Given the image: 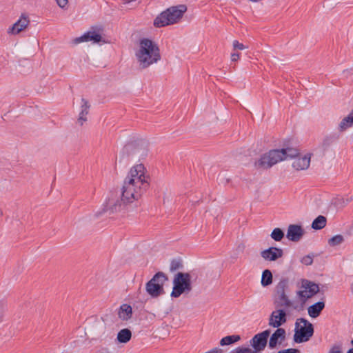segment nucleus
I'll return each mask as SVG.
<instances>
[{
	"label": "nucleus",
	"mask_w": 353,
	"mask_h": 353,
	"mask_svg": "<svg viewBox=\"0 0 353 353\" xmlns=\"http://www.w3.org/2000/svg\"><path fill=\"white\" fill-rule=\"evenodd\" d=\"M343 241V236L341 234H337L329 239L328 244L330 246L334 247L341 245Z\"/></svg>",
	"instance_id": "nucleus-29"
},
{
	"label": "nucleus",
	"mask_w": 353,
	"mask_h": 353,
	"mask_svg": "<svg viewBox=\"0 0 353 353\" xmlns=\"http://www.w3.org/2000/svg\"><path fill=\"white\" fill-rule=\"evenodd\" d=\"M297 155V150L292 148L272 150L263 154L255 162V166L258 169L266 170L282 161L294 158Z\"/></svg>",
	"instance_id": "nucleus-3"
},
{
	"label": "nucleus",
	"mask_w": 353,
	"mask_h": 353,
	"mask_svg": "<svg viewBox=\"0 0 353 353\" xmlns=\"http://www.w3.org/2000/svg\"><path fill=\"white\" fill-rule=\"evenodd\" d=\"M301 261L302 263H303L306 265H310L313 262V257L310 255H307V256H303L301 259Z\"/></svg>",
	"instance_id": "nucleus-34"
},
{
	"label": "nucleus",
	"mask_w": 353,
	"mask_h": 353,
	"mask_svg": "<svg viewBox=\"0 0 353 353\" xmlns=\"http://www.w3.org/2000/svg\"><path fill=\"white\" fill-rule=\"evenodd\" d=\"M3 214V211L0 209V217H1Z\"/></svg>",
	"instance_id": "nucleus-43"
},
{
	"label": "nucleus",
	"mask_w": 353,
	"mask_h": 353,
	"mask_svg": "<svg viewBox=\"0 0 353 353\" xmlns=\"http://www.w3.org/2000/svg\"><path fill=\"white\" fill-rule=\"evenodd\" d=\"M149 179L142 163L132 167L123 181L121 188L123 202L131 203L141 199L149 188Z\"/></svg>",
	"instance_id": "nucleus-1"
},
{
	"label": "nucleus",
	"mask_w": 353,
	"mask_h": 353,
	"mask_svg": "<svg viewBox=\"0 0 353 353\" xmlns=\"http://www.w3.org/2000/svg\"><path fill=\"white\" fill-rule=\"evenodd\" d=\"M286 332L283 328H277L270 336L268 345L270 349H274L277 345H281L285 339Z\"/></svg>",
	"instance_id": "nucleus-17"
},
{
	"label": "nucleus",
	"mask_w": 353,
	"mask_h": 353,
	"mask_svg": "<svg viewBox=\"0 0 353 353\" xmlns=\"http://www.w3.org/2000/svg\"><path fill=\"white\" fill-rule=\"evenodd\" d=\"M286 311L285 309L277 308L273 311L268 321V325L275 328H280L279 327L287 321Z\"/></svg>",
	"instance_id": "nucleus-12"
},
{
	"label": "nucleus",
	"mask_w": 353,
	"mask_h": 353,
	"mask_svg": "<svg viewBox=\"0 0 353 353\" xmlns=\"http://www.w3.org/2000/svg\"><path fill=\"white\" fill-rule=\"evenodd\" d=\"M288 283L287 279H283L276 285L274 294V306L276 308L285 310L291 308L295 310H300L299 306L291 301L287 295L286 292L289 286Z\"/></svg>",
	"instance_id": "nucleus-6"
},
{
	"label": "nucleus",
	"mask_w": 353,
	"mask_h": 353,
	"mask_svg": "<svg viewBox=\"0 0 353 353\" xmlns=\"http://www.w3.org/2000/svg\"><path fill=\"white\" fill-rule=\"evenodd\" d=\"M90 105L88 101L83 98L81 99V111L78 118V123L82 125L87 121L86 115L88 114Z\"/></svg>",
	"instance_id": "nucleus-20"
},
{
	"label": "nucleus",
	"mask_w": 353,
	"mask_h": 353,
	"mask_svg": "<svg viewBox=\"0 0 353 353\" xmlns=\"http://www.w3.org/2000/svg\"><path fill=\"white\" fill-rule=\"evenodd\" d=\"M326 218L322 215H319L313 221L312 228L314 230L323 229L326 225Z\"/></svg>",
	"instance_id": "nucleus-25"
},
{
	"label": "nucleus",
	"mask_w": 353,
	"mask_h": 353,
	"mask_svg": "<svg viewBox=\"0 0 353 353\" xmlns=\"http://www.w3.org/2000/svg\"><path fill=\"white\" fill-rule=\"evenodd\" d=\"M132 308L130 305L123 304L119 310V317L123 321H127L132 317Z\"/></svg>",
	"instance_id": "nucleus-22"
},
{
	"label": "nucleus",
	"mask_w": 353,
	"mask_h": 353,
	"mask_svg": "<svg viewBox=\"0 0 353 353\" xmlns=\"http://www.w3.org/2000/svg\"><path fill=\"white\" fill-rule=\"evenodd\" d=\"M329 353H342L340 345H334Z\"/></svg>",
	"instance_id": "nucleus-38"
},
{
	"label": "nucleus",
	"mask_w": 353,
	"mask_h": 353,
	"mask_svg": "<svg viewBox=\"0 0 353 353\" xmlns=\"http://www.w3.org/2000/svg\"><path fill=\"white\" fill-rule=\"evenodd\" d=\"M324 307H325L324 302H322V301L317 302V303L310 305L308 307V309H307L308 314L312 318H316L319 316V314H321V312L323 310Z\"/></svg>",
	"instance_id": "nucleus-21"
},
{
	"label": "nucleus",
	"mask_w": 353,
	"mask_h": 353,
	"mask_svg": "<svg viewBox=\"0 0 353 353\" xmlns=\"http://www.w3.org/2000/svg\"><path fill=\"white\" fill-rule=\"evenodd\" d=\"M101 35L95 30H90L81 37H77L72 40V43L77 45L82 42L93 41L99 43L101 41Z\"/></svg>",
	"instance_id": "nucleus-16"
},
{
	"label": "nucleus",
	"mask_w": 353,
	"mask_h": 353,
	"mask_svg": "<svg viewBox=\"0 0 353 353\" xmlns=\"http://www.w3.org/2000/svg\"><path fill=\"white\" fill-rule=\"evenodd\" d=\"M191 275L188 272H178L173 279L171 296L178 298L183 294L189 293L192 289Z\"/></svg>",
	"instance_id": "nucleus-8"
},
{
	"label": "nucleus",
	"mask_w": 353,
	"mask_h": 353,
	"mask_svg": "<svg viewBox=\"0 0 353 353\" xmlns=\"http://www.w3.org/2000/svg\"><path fill=\"white\" fill-rule=\"evenodd\" d=\"M182 263L179 260H172L170 264V272H174L177 270L182 268Z\"/></svg>",
	"instance_id": "nucleus-31"
},
{
	"label": "nucleus",
	"mask_w": 353,
	"mask_h": 353,
	"mask_svg": "<svg viewBox=\"0 0 353 353\" xmlns=\"http://www.w3.org/2000/svg\"><path fill=\"white\" fill-rule=\"evenodd\" d=\"M278 353H301L300 351L297 349H286L283 350L279 351Z\"/></svg>",
	"instance_id": "nucleus-36"
},
{
	"label": "nucleus",
	"mask_w": 353,
	"mask_h": 353,
	"mask_svg": "<svg viewBox=\"0 0 353 353\" xmlns=\"http://www.w3.org/2000/svg\"><path fill=\"white\" fill-rule=\"evenodd\" d=\"M150 143L146 139H138L127 143L121 150L123 157L132 161H141L148 157Z\"/></svg>",
	"instance_id": "nucleus-4"
},
{
	"label": "nucleus",
	"mask_w": 353,
	"mask_h": 353,
	"mask_svg": "<svg viewBox=\"0 0 353 353\" xmlns=\"http://www.w3.org/2000/svg\"><path fill=\"white\" fill-rule=\"evenodd\" d=\"M186 11L187 6L184 4L171 6L156 17L154 25L160 28L176 23L182 19Z\"/></svg>",
	"instance_id": "nucleus-5"
},
{
	"label": "nucleus",
	"mask_w": 353,
	"mask_h": 353,
	"mask_svg": "<svg viewBox=\"0 0 353 353\" xmlns=\"http://www.w3.org/2000/svg\"><path fill=\"white\" fill-rule=\"evenodd\" d=\"M239 59V53L234 52V53L231 54V61H234V62L237 61Z\"/></svg>",
	"instance_id": "nucleus-40"
},
{
	"label": "nucleus",
	"mask_w": 353,
	"mask_h": 353,
	"mask_svg": "<svg viewBox=\"0 0 353 353\" xmlns=\"http://www.w3.org/2000/svg\"><path fill=\"white\" fill-rule=\"evenodd\" d=\"M125 203L122 200V194H118L116 192H110L103 208L94 213V219H98L103 214L108 213L109 215L119 212Z\"/></svg>",
	"instance_id": "nucleus-7"
},
{
	"label": "nucleus",
	"mask_w": 353,
	"mask_h": 353,
	"mask_svg": "<svg viewBox=\"0 0 353 353\" xmlns=\"http://www.w3.org/2000/svg\"><path fill=\"white\" fill-rule=\"evenodd\" d=\"M219 350L218 348H214V349H212L210 352V353H218Z\"/></svg>",
	"instance_id": "nucleus-41"
},
{
	"label": "nucleus",
	"mask_w": 353,
	"mask_h": 353,
	"mask_svg": "<svg viewBox=\"0 0 353 353\" xmlns=\"http://www.w3.org/2000/svg\"><path fill=\"white\" fill-rule=\"evenodd\" d=\"M304 234V230L301 225L291 224L288 226L286 237L291 241H299Z\"/></svg>",
	"instance_id": "nucleus-15"
},
{
	"label": "nucleus",
	"mask_w": 353,
	"mask_h": 353,
	"mask_svg": "<svg viewBox=\"0 0 353 353\" xmlns=\"http://www.w3.org/2000/svg\"><path fill=\"white\" fill-rule=\"evenodd\" d=\"M294 340L296 343L308 341L314 334V327L311 323L303 318L298 319L296 323Z\"/></svg>",
	"instance_id": "nucleus-9"
},
{
	"label": "nucleus",
	"mask_w": 353,
	"mask_h": 353,
	"mask_svg": "<svg viewBox=\"0 0 353 353\" xmlns=\"http://www.w3.org/2000/svg\"><path fill=\"white\" fill-rule=\"evenodd\" d=\"M270 236L272 239L276 241H280L284 236V232L283 230L279 228H275L272 230Z\"/></svg>",
	"instance_id": "nucleus-30"
},
{
	"label": "nucleus",
	"mask_w": 353,
	"mask_h": 353,
	"mask_svg": "<svg viewBox=\"0 0 353 353\" xmlns=\"http://www.w3.org/2000/svg\"><path fill=\"white\" fill-rule=\"evenodd\" d=\"M261 283L263 287L268 286L272 283V274L270 270H265L263 272Z\"/></svg>",
	"instance_id": "nucleus-26"
},
{
	"label": "nucleus",
	"mask_w": 353,
	"mask_h": 353,
	"mask_svg": "<svg viewBox=\"0 0 353 353\" xmlns=\"http://www.w3.org/2000/svg\"><path fill=\"white\" fill-rule=\"evenodd\" d=\"M4 309H5V304L2 301H0V323L3 320Z\"/></svg>",
	"instance_id": "nucleus-37"
},
{
	"label": "nucleus",
	"mask_w": 353,
	"mask_h": 353,
	"mask_svg": "<svg viewBox=\"0 0 353 353\" xmlns=\"http://www.w3.org/2000/svg\"><path fill=\"white\" fill-rule=\"evenodd\" d=\"M283 255V250L281 248L270 247L261 252V257L268 261H274L281 258Z\"/></svg>",
	"instance_id": "nucleus-14"
},
{
	"label": "nucleus",
	"mask_w": 353,
	"mask_h": 353,
	"mask_svg": "<svg viewBox=\"0 0 353 353\" xmlns=\"http://www.w3.org/2000/svg\"><path fill=\"white\" fill-rule=\"evenodd\" d=\"M96 353H113L108 347H102Z\"/></svg>",
	"instance_id": "nucleus-39"
},
{
	"label": "nucleus",
	"mask_w": 353,
	"mask_h": 353,
	"mask_svg": "<svg viewBox=\"0 0 353 353\" xmlns=\"http://www.w3.org/2000/svg\"><path fill=\"white\" fill-rule=\"evenodd\" d=\"M351 290L353 292V283L351 285Z\"/></svg>",
	"instance_id": "nucleus-44"
},
{
	"label": "nucleus",
	"mask_w": 353,
	"mask_h": 353,
	"mask_svg": "<svg viewBox=\"0 0 353 353\" xmlns=\"http://www.w3.org/2000/svg\"><path fill=\"white\" fill-rule=\"evenodd\" d=\"M236 353H259L256 350H252L249 347H239Z\"/></svg>",
	"instance_id": "nucleus-33"
},
{
	"label": "nucleus",
	"mask_w": 353,
	"mask_h": 353,
	"mask_svg": "<svg viewBox=\"0 0 353 353\" xmlns=\"http://www.w3.org/2000/svg\"><path fill=\"white\" fill-rule=\"evenodd\" d=\"M350 343H351L352 345L353 346V340H352Z\"/></svg>",
	"instance_id": "nucleus-45"
},
{
	"label": "nucleus",
	"mask_w": 353,
	"mask_h": 353,
	"mask_svg": "<svg viewBox=\"0 0 353 353\" xmlns=\"http://www.w3.org/2000/svg\"><path fill=\"white\" fill-rule=\"evenodd\" d=\"M353 125V110L349 113V114L344 117L339 125V130L340 132H343L347 128Z\"/></svg>",
	"instance_id": "nucleus-23"
},
{
	"label": "nucleus",
	"mask_w": 353,
	"mask_h": 353,
	"mask_svg": "<svg viewBox=\"0 0 353 353\" xmlns=\"http://www.w3.org/2000/svg\"><path fill=\"white\" fill-rule=\"evenodd\" d=\"M232 46H233V49L234 50H243L247 49L248 48V46H245L243 43H239L237 40L233 41Z\"/></svg>",
	"instance_id": "nucleus-32"
},
{
	"label": "nucleus",
	"mask_w": 353,
	"mask_h": 353,
	"mask_svg": "<svg viewBox=\"0 0 353 353\" xmlns=\"http://www.w3.org/2000/svg\"><path fill=\"white\" fill-rule=\"evenodd\" d=\"M240 336L239 335H231V336H227L225 337H223L220 341V345H228L232 344L240 340Z\"/></svg>",
	"instance_id": "nucleus-28"
},
{
	"label": "nucleus",
	"mask_w": 353,
	"mask_h": 353,
	"mask_svg": "<svg viewBox=\"0 0 353 353\" xmlns=\"http://www.w3.org/2000/svg\"><path fill=\"white\" fill-rule=\"evenodd\" d=\"M270 330H266L254 335L250 341L252 347L258 352L263 351L267 345L268 338L270 336Z\"/></svg>",
	"instance_id": "nucleus-13"
},
{
	"label": "nucleus",
	"mask_w": 353,
	"mask_h": 353,
	"mask_svg": "<svg viewBox=\"0 0 353 353\" xmlns=\"http://www.w3.org/2000/svg\"><path fill=\"white\" fill-rule=\"evenodd\" d=\"M311 154H306L303 157H296L293 163L292 167L296 170H307L310 164Z\"/></svg>",
	"instance_id": "nucleus-19"
},
{
	"label": "nucleus",
	"mask_w": 353,
	"mask_h": 353,
	"mask_svg": "<svg viewBox=\"0 0 353 353\" xmlns=\"http://www.w3.org/2000/svg\"><path fill=\"white\" fill-rule=\"evenodd\" d=\"M58 6L63 10H67L68 6V0H55Z\"/></svg>",
	"instance_id": "nucleus-35"
},
{
	"label": "nucleus",
	"mask_w": 353,
	"mask_h": 353,
	"mask_svg": "<svg viewBox=\"0 0 353 353\" xmlns=\"http://www.w3.org/2000/svg\"><path fill=\"white\" fill-rule=\"evenodd\" d=\"M135 56L139 66L141 69H145L161 59L158 46L148 39L140 40L139 49L137 50Z\"/></svg>",
	"instance_id": "nucleus-2"
},
{
	"label": "nucleus",
	"mask_w": 353,
	"mask_h": 353,
	"mask_svg": "<svg viewBox=\"0 0 353 353\" xmlns=\"http://www.w3.org/2000/svg\"><path fill=\"white\" fill-rule=\"evenodd\" d=\"M94 330H96L95 334L97 335L96 339H100L103 340L105 338V326L103 324L101 323H96L94 325Z\"/></svg>",
	"instance_id": "nucleus-27"
},
{
	"label": "nucleus",
	"mask_w": 353,
	"mask_h": 353,
	"mask_svg": "<svg viewBox=\"0 0 353 353\" xmlns=\"http://www.w3.org/2000/svg\"><path fill=\"white\" fill-rule=\"evenodd\" d=\"M347 353H353V348L350 349Z\"/></svg>",
	"instance_id": "nucleus-42"
},
{
	"label": "nucleus",
	"mask_w": 353,
	"mask_h": 353,
	"mask_svg": "<svg viewBox=\"0 0 353 353\" xmlns=\"http://www.w3.org/2000/svg\"><path fill=\"white\" fill-rule=\"evenodd\" d=\"M168 280V276L163 272L156 273L145 284L147 293L153 298H157L164 294L163 285Z\"/></svg>",
	"instance_id": "nucleus-10"
},
{
	"label": "nucleus",
	"mask_w": 353,
	"mask_h": 353,
	"mask_svg": "<svg viewBox=\"0 0 353 353\" xmlns=\"http://www.w3.org/2000/svg\"><path fill=\"white\" fill-rule=\"evenodd\" d=\"M132 337L131 331L127 328L123 329L118 332L117 340L119 343H125Z\"/></svg>",
	"instance_id": "nucleus-24"
},
{
	"label": "nucleus",
	"mask_w": 353,
	"mask_h": 353,
	"mask_svg": "<svg viewBox=\"0 0 353 353\" xmlns=\"http://www.w3.org/2000/svg\"><path fill=\"white\" fill-rule=\"evenodd\" d=\"M30 23V20L27 16L22 14L19 20L14 23L9 29L8 33L17 34L25 30Z\"/></svg>",
	"instance_id": "nucleus-18"
},
{
	"label": "nucleus",
	"mask_w": 353,
	"mask_h": 353,
	"mask_svg": "<svg viewBox=\"0 0 353 353\" xmlns=\"http://www.w3.org/2000/svg\"><path fill=\"white\" fill-rule=\"evenodd\" d=\"M319 291V288L317 284L306 279L302 280L301 290L296 292V296L301 301L299 308L301 310L305 301L316 294Z\"/></svg>",
	"instance_id": "nucleus-11"
}]
</instances>
